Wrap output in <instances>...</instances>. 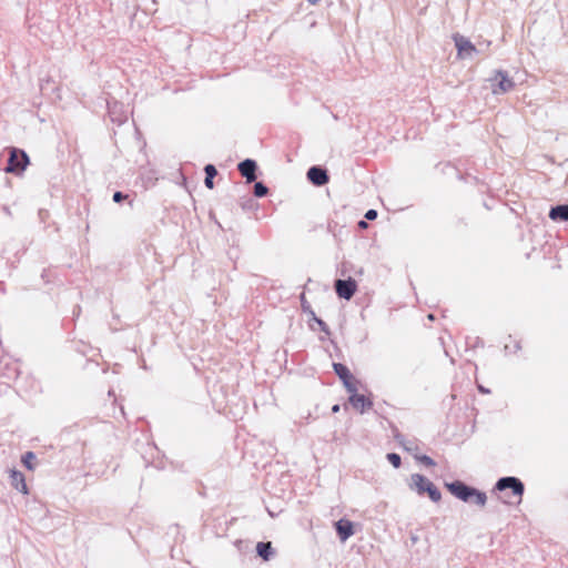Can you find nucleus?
I'll list each match as a JSON object with an SVG mask.
<instances>
[{
    "label": "nucleus",
    "mask_w": 568,
    "mask_h": 568,
    "mask_svg": "<svg viewBox=\"0 0 568 568\" xmlns=\"http://www.w3.org/2000/svg\"><path fill=\"white\" fill-rule=\"evenodd\" d=\"M332 410H333V413L339 412V405H334Z\"/></svg>",
    "instance_id": "nucleus-33"
},
{
    "label": "nucleus",
    "mask_w": 568,
    "mask_h": 568,
    "mask_svg": "<svg viewBox=\"0 0 568 568\" xmlns=\"http://www.w3.org/2000/svg\"><path fill=\"white\" fill-rule=\"evenodd\" d=\"M306 178H328L327 170L320 165H314L308 169Z\"/></svg>",
    "instance_id": "nucleus-14"
},
{
    "label": "nucleus",
    "mask_w": 568,
    "mask_h": 568,
    "mask_svg": "<svg viewBox=\"0 0 568 568\" xmlns=\"http://www.w3.org/2000/svg\"><path fill=\"white\" fill-rule=\"evenodd\" d=\"M246 206H248V203H245V204L243 203V204H242V207H243V209H245Z\"/></svg>",
    "instance_id": "nucleus-37"
},
{
    "label": "nucleus",
    "mask_w": 568,
    "mask_h": 568,
    "mask_svg": "<svg viewBox=\"0 0 568 568\" xmlns=\"http://www.w3.org/2000/svg\"><path fill=\"white\" fill-rule=\"evenodd\" d=\"M333 367H334L335 373L338 375V377L343 382L353 376L351 374L349 369L341 363H334Z\"/></svg>",
    "instance_id": "nucleus-15"
},
{
    "label": "nucleus",
    "mask_w": 568,
    "mask_h": 568,
    "mask_svg": "<svg viewBox=\"0 0 568 568\" xmlns=\"http://www.w3.org/2000/svg\"><path fill=\"white\" fill-rule=\"evenodd\" d=\"M440 173L448 175V176L459 175V172L457 171V169L449 163L440 164Z\"/></svg>",
    "instance_id": "nucleus-19"
},
{
    "label": "nucleus",
    "mask_w": 568,
    "mask_h": 568,
    "mask_svg": "<svg viewBox=\"0 0 568 568\" xmlns=\"http://www.w3.org/2000/svg\"><path fill=\"white\" fill-rule=\"evenodd\" d=\"M478 389H479V392H480V393H483V394H489V389L485 388V387H484V386H481V385H479V386H478Z\"/></svg>",
    "instance_id": "nucleus-31"
},
{
    "label": "nucleus",
    "mask_w": 568,
    "mask_h": 568,
    "mask_svg": "<svg viewBox=\"0 0 568 568\" xmlns=\"http://www.w3.org/2000/svg\"><path fill=\"white\" fill-rule=\"evenodd\" d=\"M495 489L500 491L510 489L515 496L519 497L520 501L525 487L524 484L517 477L508 476L498 479V481L495 485Z\"/></svg>",
    "instance_id": "nucleus-4"
},
{
    "label": "nucleus",
    "mask_w": 568,
    "mask_h": 568,
    "mask_svg": "<svg viewBox=\"0 0 568 568\" xmlns=\"http://www.w3.org/2000/svg\"><path fill=\"white\" fill-rule=\"evenodd\" d=\"M29 164L28 154L20 149L12 148L4 171L12 174H21Z\"/></svg>",
    "instance_id": "nucleus-2"
},
{
    "label": "nucleus",
    "mask_w": 568,
    "mask_h": 568,
    "mask_svg": "<svg viewBox=\"0 0 568 568\" xmlns=\"http://www.w3.org/2000/svg\"><path fill=\"white\" fill-rule=\"evenodd\" d=\"M256 551L258 556H261L264 560H270V558L273 556V547L270 541L267 542H257L256 545Z\"/></svg>",
    "instance_id": "nucleus-13"
},
{
    "label": "nucleus",
    "mask_w": 568,
    "mask_h": 568,
    "mask_svg": "<svg viewBox=\"0 0 568 568\" xmlns=\"http://www.w3.org/2000/svg\"><path fill=\"white\" fill-rule=\"evenodd\" d=\"M197 180H187L184 179L181 181V185L189 192L191 196H193V192L195 191V186L193 185Z\"/></svg>",
    "instance_id": "nucleus-21"
},
{
    "label": "nucleus",
    "mask_w": 568,
    "mask_h": 568,
    "mask_svg": "<svg viewBox=\"0 0 568 568\" xmlns=\"http://www.w3.org/2000/svg\"><path fill=\"white\" fill-rule=\"evenodd\" d=\"M246 206H248V203H245V204L243 203V204H242V207H243V209H245Z\"/></svg>",
    "instance_id": "nucleus-38"
},
{
    "label": "nucleus",
    "mask_w": 568,
    "mask_h": 568,
    "mask_svg": "<svg viewBox=\"0 0 568 568\" xmlns=\"http://www.w3.org/2000/svg\"><path fill=\"white\" fill-rule=\"evenodd\" d=\"M445 486L458 499H460L463 501L471 500V491H473L474 487H469L459 480H456L453 483H446Z\"/></svg>",
    "instance_id": "nucleus-6"
},
{
    "label": "nucleus",
    "mask_w": 568,
    "mask_h": 568,
    "mask_svg": "<svg viewBox=\"0 0 568 568\" xmlns=\"http://www.w3.org/2000/svg\"><path fill=\"white\" fill-rule=\"evenodd\" d=\"M267 191H268L267 187L263 183H261V182L255 183V185H254V195L255 196L262 197L267 194Z\"/></svg>",
    "instance_id": "nucleus-22"
},
{
    "label": "nucleus",
    "mask_w": 568,
    "mask_h": 568,
    "mask_svg": "<svg viewBox=\"0 0 568 568\" xmlns=\"http://www.w3.org/2000/svg\"><path fill=\"white\" fill-rule=\"evenodd\" d=\"M310 3L315 4L318 0H307Z\"/></svg>",
    "instance_id": "nucleus-36"
},
{
    "label": "nucleus",
    "mask_w": 568,
    "mask_h": 568,
    "mask_svg": "<svg viewBox=\"0 0 568 568\" xmlns=\"http://www.w3.org/2000/svg\"><path fill=\"white\" fill-rule=\"evenodd\" d=\"M181 170H182V172H181L182 178H185V174H187V172L185 171V168H182Z\"/></svg>",
    "instance_id": "nucleus-34"
},
{
    "label": "nucleus",
    "mask_w": 568,
    "mask_h": 568,
    "mask_svg": "<svg viewBox=\"0 0 568 568\" xmlns=\"http://www.w3.org/2000/svg\"><path fill=\"white\" fill-rule=\"evenodd\" d=\"M335 529L342 542H345L354 535V525L347 519H339L335 523Z\"/></svg>",
    "instance_id": "nucleus-8"
},
{
    "label": "nucleus",
    "mask_w": 568,
    "mask_h": 568,
    "mask_svg": "<svg viewBox=\"0 0 568 568\" xmlns=\"http://www.w3.org/2000/svg\"><path fill=\"white\" fill-rule=\"evenodd\" d=\"M455 47L457 49V55L460 59H471L476 53V47L464 36H454Z\"/></svg>",
    "instance_id": "nucleus-5"
},
{
    "label": "nucleus",
    "mask_w": 568,
    "mask_h": 568,
    "mask_svg": "<svg viewBox=\"0 0 568 568\" xmlns=\"http://www.w3.org/2000/svg\"><path fill=\"white\" fill-rule=\"evenodd\" d=\"M237 169L242 178H256L255 171L257 169L256 162L252 159H246L239 163Z\"/></svg>",
    "instance_id": "nucleus-10"
},
{
    "label": "nucleus",
    "mask_w": 568,
    "mask_h": 568,
    "mask_svg": "<svg viewBox=\"0 0 568 568\" xmlns=\"http://www.w3.org/2000/svg\"><path fill=\"white\" fill-rule=\"evenodd\" d=\"M357 288L356 281L353 278L348 280H336L335 291L341 298L351 300Z\"/></svg>",
    "instance_id": "nucleus-7"
},
{
    "label": "nucleus",
    "mask_w": 568,
    "mask_h": 568,
    "mask_svg": "<svg viewBox=\"0 0 568 568\" xmlns=\"http://www.w3.org/2000/svg\"><path fill=\"white\" fill-rule=\"evenodd\" d=\"M253 181H254V180L247 179V180H246V183H251V182H253Z\"/></svg>",
    "instance_id": "nucleus-39"
},
{
    "label": "nucleus",
    "mask_w": 568,
    "mask_h": 568,
    "mask_svg": "<svg viewBox=\"0 0 568 568\" xmlns=\"http://www.w3.org/2000/svg\"><path fill=\"white\" fill-rule=\"evenodd\" d=\"M205 178H215L217 174V170L213 164H207L204 168Z\"/></svg>",
    "instance_id": "nucleus-24"
},
{
    "label": "nucleus",
    "mask_w": 568,
    "mask_h": 568,
    "mask_svg": "<svg viewBox=\"0 0 568 568\" xmlns=\"http://www.w3.org/2000/svg\"><path fill=\"white\" fill-rule=\"evenodd\" d=\"M10 484L13 488L27 495L29 493L24 475L16 469L10 470Z\"/></svg>",
    "instance_id": "nucleus-9"
},
{
    "label": "nucleus",
    "mask_w": 568,
    "mask_h": 568,
    "mask_svg": "<svg viewBox=\"0 0 568 568\" xmlns=\"http://www.w3.org/2000/svg\"><path fill=\"white\" fill-rule=\"evenodd\" d=\"M358 226H359L361 229H367V227H368V224H367V222H365V221H359V222H358Z\"/></svg>",
    "instance_id": "nucleus-30"
},
{
    "label": "nucleus",
    "mask_w": 568,
    "mask_h": 568,
    "mask_svg": "<svg viewBox=\"0 0 568 568\" xmlns=\"http://www.w3.org/2000/svg\"><path fill=\"white\" fill-rule=\"evenodd\" d=\"M386 458L395 468H398L402 464V459L398 454L389 453L387 454Z\"/></svg>",
    "instance_id": "nucleus-23"
},
{
    "label": "nucleus",
    "mask_w": 568,
    "mask_h": 568,
    "mask_svg": "<svg viewBox=\"0 0 568 568\" xmlns=\"http://www.w3.org/2000/svg\"><path fill=\"white\" fill-rule=\"evenodd\" d=\"M549 217L551 220H561V221H568V204L564 205H557L555 207H551L549 212Z\"/></svg>",
    "instance_id": "nucleus-12"
},
{
    "label": "nucleus",
    "mask_w": 568,
    "mask_h": 568,
    "mask_svg": "<svg viewBox=\"0 0 568 568\" xmlns=\"http://www.w3.org/2000/svg\"><path fill=\"white\" fill-rule=\"evenodd\" d=\"M311 181L316 186H322L328 182V180H311Z\"/></svg>",
    "instance_id": "nucleus-28"
},
{
    "label": "nucleus",
    "mask_w": 568,
    "mask_h": 568,
    "mask_svg": "<svg viewBox=\"0 0 568 568\" xmlns=\"http://www.w3.org/2000/svg\"><path fill=\"white\" fill-rule=\"evenodd\" d=\"M489 81L491 82V91L494 94H504L509 92L515 85L513 79H510L506 72L500 70L496 71L495 77L490 78Z\"/></svg>",
    "instance_id": "nucleus-3"
},
{
    "label": "nucleus",
    "mask_w": 568,
    "mask_h": 568,
    "mask_svg": "<svg viewBox=\"0 0 568 568\" xmlns=\"http://www.w3.org/2000/svg\"><path fill=\"white\" fill-rule=\"evenodd\" d=\"M125 197H126V195H124L122 192H115L113 194V201L116 203L121 202Z\"/></svg>",
    "instance_id": "nucleus-27"
},
{
    "label": "nucleus",
    "mask_w": 568,
    "mask_h": 568,
    "mask_svg": "<svg viewBox=\"0 0 568 568\" xmlns=\"http://www.w3.org/2000/svg\"><path fill=\"white\" fill-rule=\"evenodd\" d=\"M343 384L346 387L347 392L351 393V395L357 393V381H355L353 376L344 381Z\"/></svg>",
    "instance_id": "nucleus-20"
},
{
    "label": "nucleus",
    "mask_w": 568,
    "mask_h": 568,
    "mask_svg": "<svg viewBox=\"0 0 568 568\" xmlns=\"http://www.w3.org/2000/svg\"><path fill=\"white\" fill-rule=\"evenodd\" d=\"M395 438L403 446V448L407 452L417 450V445L414 440H405L403 436L396 435Z\"/></svg>",
    "instance_id": "nucleus-17"
},
{
    "label": "nucleus",
    "mask_w": 568,
    "mask_h": 568,
    "mask_svg": "<svg viewBox=\"0 0 568 568\" xmlns=\"http://www.w3.org/2000/svg\"><path fill=\"white\" fill-rule=\"evenodd\" d=\"M4 212H6L8 215H10V214H11V212H10V210H9L8 207H4Z\"/></svg>",
    "instance_id": "nucleus-35"
},
{
    "label": "nucleus",
    "mask_w": 568,
    "mask_h": 568,
    "mask_svg": "<svg viewBox=\"0 0 568 568\" xmlns=\"http://www.w3.org/2000/svg\"><path fill=\"white\" fill-rule=\"evenodd\" d=\"M408 487L416 491L418 495H424L425 493L428 494L429 498L437 503L442 498L440 491L437 489V487L425 476L420 474H413L410 476Z\"/></svg>",
    "instance_id": "nucleus-1"
},
{
    "label": "nucleus",
    "mask_w": 568,
    "mask_h": 568,
    "mask_svg": "<svg viewBox=\"0 0 568 568\" xmlns=\"http://www.w3.org/2000/svg\"><path fill=\"white\" fill-rule=\"evenodd\" d=\"M316 322L322 326L323 329H325L326 324L322 320H316Z\"/></svg>",
    "instance_id": "nucleus-32"
},
{
    "label": "nucleus",
    "mask_w": 568,
    "mask_h": 568,
    "mask_svg": "<svg viewBox=\"0 0 568 568\" xmlns=\"http://www.w3.org/2000/svg\"><path fill=\"white\" fill-rule=\"evenodd\" d=\"M377 217V211L376 210H368L366 213H365V219L369 220V221H373Z\"/></svg>",
    "instance_id": "nucleus-26"
},
{
    "label": "nucleus",
    "mask_w": 568,
    "mask_h": 568,
    "mask_svg": "<svg viewBox=\"0 0 568 568\" xmlns=\"http://www.w3.org/2000/svg\"><path fill=\"white\" fill-rule=\"evenodd\" d=\"M470 501L483 507V506H485V504L487 501V496L484 491H480V490L474 488L471 491V500Z\"/></svg>",
    "instance_id": "nucleus-16"
},
{
    "label": "nucleus",
    "mask_w": 568,
    "mask_h": 568,
    "mask_svg": "<svg viewBox=\"0 0 568 568\" xmlns=\"http://www.w3.org/2000/svg\"><path fill=\"white\" fill-rule=\"evenodd\" d=\"M349 403L355 409L359 410L361 413H363L365 409L369 408L373 405V403L368 398L357 393L349 396Z\"/></svg>",
    "instance_id": "nucleus-11"
},
{
    "label": "nucleus",
    "mask_w": 568,
    "mask_h": 568,
    "mask_svg": "<svg viewBox=\"0 0 568 568\" xmlns=\"http://www.w3.org/2000/svg\"><path fill=\"white\" fill-rule=\"evenodd\" d=\"M416 458L425 466H428V467L435 466V462L427 455L416 456Z\"/></svg>",
    "instance_id": "nucleus-25"
},
{
    "label": "nucleus",
    "mask_w": 568,
    "mask_h": 568,
    "mask_svg": "<svg viewBox=\"0 0 568 568\" xmlns=\"http://www.w3.org/2000/svg\"><path fill=\"white\" fill-rule=\"evenodd\" d=\"M34 460H36V455L32 453V452H27L23 456H22V464L29 469V470H33L34 469Z\"/></svg>",
    "instance_id": "nucleus-18"
},
{
    "label": "nucleus",
    "mask_w": 568,
    "mask_h": 568,
    "mask_svg": "<svg viewBox=\"0 0 568 568\" xmlns=\"http://www.w3.org/2000/svg\"><path fill=\"white\" fill-rule=\"evenodd\" d=\"M214 181L215 180H204V184L209 190H212L214 187Z\"/></svg>",
    "instance_id": "nucleus-29"
}]
</instances>
